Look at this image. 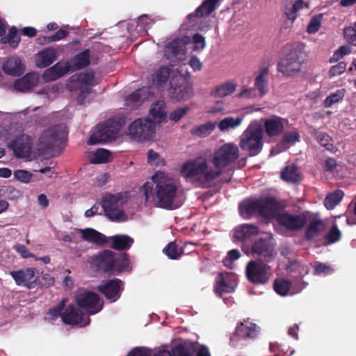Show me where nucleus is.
<instances>
[{
  "label": "nucleus",
  "instance_id": "nucleus-1",
  "mask_svg": "<svg viewBox=\"0 0 356 356\" xmlns=\"http://www.w3.org/2000/svg\"><path fill=\"white\" fill-rule=\"evenodd\" d=\"M155 184L153 188L152 183L147 182L143 185V193L146 201L149 198L155 197L159 207L165 209H174L179 204L175 201L177 194V181L163 172L158 171L152 177Z\"/></svg>",
  "mask_w": 356,
  "mask_h": 356
},
{
  "label": "nucleus",
  "instance_id": "nucleus-2",
  "mask_svg": "<svg viewBox=\"0 0 356 356\" xmlns=\"http://www.w3.org/2000/svg\"><path fill=\"white\" fill-rule=\"evenodd\" d=\"M180 174L187 179L196 181L207 186L220 175V170L209 166L205 158L199 157L184 163L180 168Z\"/></svg>",
  "mask_w": 356,
  "mask_h": 356
},
{
  "label": "nucleus",
  "instance_id": "nucleus-3",
  "mask_svg": "<svg viewBox=\"0 0 356 356\" xmlns=\"http://www.w3.org/2000/svg\"><path fill=\"white\" fill-rule=\"evenodd\" d=\"M89 262L92 268L102 273H120L129 266L126 254H116L110 250L100 251L90 257Z\"/></svg>",
  "mask_w": 356,
  "mask_h": 356
},
{
  "label": "nucleus",
  "instance_id": "nucleus-4",
  "mask_svg": "<svg viewBox=\"0 0 356 356\" xmlns=\"http://www.w3.org/2000/svg\"><path fill=\"white\" fill-rule=\"evenodd\" d=\"M284 58L278 63V70L291 76L300 71L305 63L304 45L300 43L289 44Z\"/></svg>",
  "mask_w": 356,
  "mask_h": 356
},
{
  "label": "nucleus",
  "instance_id": "nucleus-5",
  "mask_svg": "<svg viewBox=\"0 0 356 356\" xmlns=\"http://www.w3.org/2000/svg\"><path fill=\"white\" fill-rule=\"evenodd\" d=\"M264 131L261 124L253 122L244 131L240 137V147L250 152V156L258 154L263 147Z\"/></svg>",
  "mask_w": 356,
  "mask_h": 356
},
{
  "label": "nucleus",
  "instance_id": "nucleus-6",
  "mask_svg": "<svg viewBox=\"0 0 356 356\" xmlns=\"http://www.w3.org/2000/svg\"><path fill=\"white\" fill-rule=\"evenodd\" d=\"M67 136L65 124H58L44 130L39 139V150L43 153L53 152L60 147Z\"/></svg>",
  "mask_w": 356,
  "mask_h": 356
},
{
  "label": "nucleus",
  "instance_id": "nucleus-7",
  "mask_svg": "<svg viewBox=\"0 0 356 356\" xmlns=\"http://www.w3.org/2000/svg\"><path fill=\"white\" fill-rule=\"evenodd\" d=\"M126 202L127 197L122 193L108 194L103 197L102 207L106 216L111 220L124 221L127 217L122 207Z\"/></svg>",
  "mask_w": 356,
  "mask_h": 356
},
{
  "label": "nucleus",
  "instance_id": "nucleus-8",
  "mask_svg": "<svg viewBox=\"0 0 356 356\" xmlns=\"http://www.w3.org/2000/svg\"><path fill=\"white\" fill-rule=\"evenodd\" d=\"M239 156V149L234 143H227L217 149L211 160L216 169L220 170L233 163Z\"/></svg>",
  "mask_w": 356,
  "mask_h": 356
},
{
  "label": "nucleus",
  "instance_id": "nucleus-9",
  "mask_svg": "<svg viewBox=\"0 0 356 356\" xmlns=\"http://www.w3.org/2000/svg\"><path fill=\"white\" fill-rule=\"evenodd\" d=\"M248 280L254 284H264L270 278V267L261 259L250 261L245 268Z\"/></svg>",
  "mask_w": 356,
  "mask_h": 356
},
{
  "label": "nucleus",
  "instance_id": "nucleus-10",
  "mask_svg": "<svg viewBox=\"0 0 356 356\" xmlns=\"http://www.w3.org/2000/svg\"><path fill=\"white\" fill-rule=\"evenodd\" d=\"M156 122L148 118L135 120L129 127L130 136L138 141H144L153 137Z\"/></svg>",
  "mask_w": 356,
  "mask_h": 356
},
{
  "label": "nucleus",
  "instance_id": "nucleus-11",
  "mask_svg": "<svg viewBox=\"0 0 356 356\" xmlns=\"http://www.w3.org/2000/svg\"><path fill=\"white\" fill-rule=\"evenodd\" d=\"M192 93V87L181 74L174 75L170 81L168 96L176 102L188 99Z\"/></svg>",
  "mask_w": 356,
  "mask_h": 356
},
{
  "label": "nucleus",
  "instance_id": "nucleus-12",
  "mask_svg": "<svg viewBox=\"0 0 356 356\" xmlns=\"http://www.w3.org/2000/svg\"><path fill=\"white\" fill-rule=\"evenodd\" d=\"M252 254L257 259L268 263L275 258L276 252L273 238L268 236L257 240L252 246Z\"/></svg>",
  "mask_w": 356,
  "mask_h": 356
},
{
  "label": "nucleus",
  "instance_id": "nucleus-13",
  "mask_svg": "<svg viewBox=\"0 0 356 356\" xmlns=\"http://www.w3.org/2000/svg\"><path fill=\"white\" fill-rule=\"evenodd\" d=\"M99 296L97 293L92 291L80 292L76 296L77 305L86 309L90 314H94L99 312L102 305L99 303Z\"/></svg>",
  "mask_w": 356,
  "mask_h": 356
},
{
  "label": "nucleus",
  "instance_id": "nucleus-14",
  "mask_svg": "<svg viewBox=\"0 0 356 356\" xmlns=\"http://www.w3.org/2000/svg\"><path fill=\"white\" fill-rule=\"evenodd\" d=\"M307 220V213H302L298 215L283 213L277 216L278 222L291 231H298L304 227Z\"/></svg>",
  "mask_w": 356,
  "mask_h": 356
},
{
  "label": "nucleus",
  "instance_id": "nucleus-15",
  "mask_svg": "<svg viewBox=\"0 0 356 356\" xmlns=\"http://www.w3.org/2000/svg\"><path fill=\"white\" fill-rule=\"evenodd\" d=\"M8 147L19 158H28L31 154L32 142L29 136L22 134L17 137Z\"/></svg>",
  "mask_w": 356,
  "mask_h": 356
},
{
  "label": "nucleus",
  "instance_id": "nucleus-16",
  "mask_svg": "<svg viewBox=\"0 0 356 356\" xmlns=\"http://www.w3.org/2000/svg\"><path fill=\"white\" fill-rule=\"evenodd\" d=\"M62 321L65 324L79 325L80 327H83L90 323V318L88 316L83 315L75 306L69 305L63 312Z\"/></svg>",
  "mask_w": 356,
  "mask_h": 356
},
{
  "label": "nucleus",
  "instance_id": "nucleus-17",
  "mask_svg": "<svg viewBox=\"0 0 356 356\" xmlns=\"http://www.w3.org/2000/svg\"><path fill=\"white\" fill-rule=\"evenodd\" d=\"M122 282L120 280H113L109 281H103L97 287L106 298L111 302L116 301L120 296V292L123 289Z\"/></svg>",
  "mask_w": 356,
  "mask_h": 356
},
{
  "label": "nucleus",
  "instance_id": "nucleus-18",
  "mask_svg": "<svg viewBox=\"0 0 356 356\" xmlns=\"http://www.w3.org/2000/svg\"><path fill=\"white\" fill-rule=\"evenodd\" d=\"M186 52V44L181 39L173 40L165 46L164 50V54L168 59L175 60H184Z\"/></svg>",
  "mask_w": 356,
  "mask_h": 356
},
{
  "label": "nucleus",
  "instance_id": "nucleus-19",
  "mask_svg": "<svg viewBox=\"0 0 356 356\" xmlns=\"http://www.w3.org/2000/svg\"><path fill=\"white\" fill-rule=\"evenodd\" d=\"M259 215L266 218H274L280 215L281 204L273 197L259 200Z\"/></svg>",
  "mask_w": 356,
  "mask_h": 356
},
{
  "label": "nucleus",
  "instance_id": "nucleus-20",
  "mask_svg": "<svg viewBox=\"0 0 356 356\" xmlns=\"http://www.w3.org/2000/svg\"><path fill=\"white\" fill-rule=\"evenodd\" d=\"M10 274L17 285L24 286L29 289L32 288L36 281L34 270L31 268L11 271Z\"/></svg>",
  "mask_w": 356,
  "mask_h": 356
},
{
  "label": "nucleus",
  "instance_id": "nucleus-21",
  "mask_svg": "<svg viewBox=\"0 0 356 356\" xmlns=\"http://www.w3.org/2000/svg\"><path fill=\"white\" fill-rule=\"evenodd\" d=\"M95 84V73L92 71H87L72 76L68 83L67 88L70 90L81 89L84 86Z\"/></svg>",
  "mask_w": 356,
  "mask_h": 356
},
{
  "label": "nucleus",
  "instance_id": "nucleus-22",
  "mask_svg": "<svg viewBox=\"0 0 356 356\" xmlns=\"http://www.w3.org/2000/svg\"><path fill=\"white\" fill-rule=\"evenodd\" d=\"M38 74L36 73H29L22 78L15 81L14 89L19 92H28L38 85Z\"/></svg>",
  "mask_w": 356,
  "mask_h": 356
},
{
  "label": "nucleus",
  "instance_id": "nucleus-23",
  "mask_svg": "<svg viewBox=\"0 0 356 356\" xmlns=\"http://www.w3.org/2000/svg\"><path fill=\"white\" fill-rule=\"evenodd\" d=\"M2 70L8 75L18 76L24 73L25 66L19 57L12 56L5 61Z\"/></svg>",
  "mask_w": 356,
  "mask_h": 356
},
{
  "label": "nucleus",
  "instance_id": "nucleus-24",
  "mask_svg": "<svg viewBox=\"0 0 356 356\" xmlns=\"http://www.w3.org/2000/svg\"><path fill=\"white\" fill-rule=\"evenodd\" d=\"M150 94L151 92L149 88L143 87L139 88L126 98L125 104L131 108H137L149 98Z\"/></svg>",
  "mask_w": 356,
  "mask_h": 356
},
{
  "label": "nucleus",
  "instance_id": "nucleus-25",
  "mask_svg": "<svg viewBox=\"0 0 356 356\" xmlns=\"http://www.w3.org/2000/svg\"><path fill=\"white\" fill-rule=\"evenodd\" d=\"M195 347L193 344H180L175 346L172 351L161 350L154 356H191L193 355Z\"/></svg>",
  "mask_w": 356,
  "mask_h": 356
},
{
  "label": "nucleus",
  "instance_id": "nucleus-26",
  "mask_svg": "<svg viewBox=\"0 0 356 356\" xmlns=\"http://www.w3.org/2000/svg\"><path fill=\"white\" fill-rule=\"evenodd\" d=\"M285 122V120L276 116L266 120L264 127L266 134L270 137L278 136L283 131Z\"/></svg>",
  "mask_w": 356,
  "mask_h": 356
},
{
  "label": "nucleus",
  "instance_id": "nucleus-27",
  "mask_svg": "<svg viewBox=\"0 0 356 356\" xmlns=\"http://www.w3.org/2000/svg\"><path fill=\"white\" fill-rule=\"evenodd\" d=\"M56 53L53 48H47L36 54L35 65L38 67H45L50 65L56 60Z\"/></svg>",
  "mask_w": 356,
  "mask_h": 356
},
{
  "label": "nucleus",
  "instance_id": "nucleus-28",
  "mask_svg": "<svg viewBox=\"0 0 356 356\" xmlns=\"http://www.w3.org/2000/svg\"><path fill=\"white\" fill-rule=\"evenodd\" d=\"M106 241L111 248L117 250H128L134 243V239L127 235H115Z\"/></svg>",
  "mask_w": 356,
  "mask_h": 356
},
{
  "label": "nucleus",
  "instance_id": "nucleus-29",
  "mask_svg": "<svg viewBox=\"0 0 356 356\" xmlns=\"http://www.w3.org/2000/svg\"><path fill=\"white\" fill-rule=\"evenodd\" d=\"M325 228V222L323 220L313 219L305 230V237L307 240H312L323 232Z\"/></svg>",
  "mask_w": 356,
  "mask_h": 356
},
{
  "label": "nucleus",
  "instance_id": "nucleus-30",
  "mask_svg": "<svg viewBox=\"0 0 356 356\" xmlns=\"http://www.w3.org/2000/svg\"><path fill=\"white\" fill-rule=\"evenodd\" d=\"M259 200H247L239 205L241 215L245 218H250L253 215H259Z\"/></svg>",
  "mask_w": 356,
  "mask_h": 356
},
{
  "label": "nucleus",
  "instance_id": "nucleus-31",
  "mask_svg": "<svg viewBox=\"0 0 356 356\" xmlns=\"http://www.w3.org/2000/svg\"><path fill=\"white\" fill-rule=\"evenodd\" d=\"M77 230L79 232L81 233L83 239L89 243L104 245L107 242L106 236L104 234L92 228H86L84 229H79Z\"/></svg>",
  "mask_w": 356,
  "mask_h": 356
},
{
  "label": "nucleus",
  "instance_id": "nucleus-32",
  "mask_svg": "<svg viewBox=\"0 0 356 356\" xmlns=\"http://www.w3.org/2000/svg\"><path fill=\"white\" fill-rule=\"evenodd\" d=\"M90 64V50L86 49L76 55L69 63L68 67L72 70H79Z\"/></svg>",
  "mask_w": 356,
  "mask_h": 356
},
{
  "label": "nucleus",
  "instance_id": "nucleus-33",
  "mask_svg": "<svg viewBox=\"0 0 356 356\" xmlns=\"http://www.w3.org/2000/svg\"><path fill=\"white\" fill-rule=\"evenodd\" d=\"M236 328L238 333L241 334V337H245V339L255 338L259 332V327L257 324L247 321L238 324Z\"/></svg>",
  "mask_w": 356,
  "mask_h": 356
},
{
  "label": "nucleus",
  "instance_id": "nucleus-34",
  "mask_svg": "<svg viewBox=\"0 0 356 356\" xmlns=\"http://www.w3.org/2000/svg\"><path fill=\"white\" fill-rule=\"evenodd\" d=\"M258 228L251 224H243L235 229L234 238L238 241H244L258 234Z\"/></svg>",
  "mask_w": 356,
  "mask_h": 356
},
{
  "label": "nucleus",
  "instance_id": "nucleus-35",
  "mask_svg": "<svg viewBox=\"0 0 356 356\" xmlns=\"http://www.w3.org/2000/svg\"><path fill=\"white\" fill-rule=\"evenodd\" d=\"M281 177L286 182L298 183L301 180L300 173L295 165H287L281 172Z\"/></svg>",
  "mask_w": 356,
  "mask_h": 356
},
{
  "label": "nucleus",
  "instance_id": "nucleus-36",
  "mask_svg": "<svg viewBox=\"0 0 356 356\" xmlns=\"http://www.w3.org/2000/svg\"><path fill=\"white\" fill-rule=\"evenodd\" d=\"M220 0H206L195 10V16L202 17L208 16L214 11Z\"/></svg>",
  "mask_w": 356,
  "mask_h": 356
},
{
  "label": "nucleus",
  "instance_id": "nucleus-37",
  "mask_svg": "<svg viewBox=\"0 0 356 356\" xmlns=\"http://www.w3.org/2000/svg\"><path fill=\"white\" fill-rule=\"evenodd\" d=\"M149 115L157 122L164 119L166 116L164 102L159 100L153 103L149 108Z\"/></svg>",
  "mask_w": 356,
  "mask_h": 356
},
{
  "label": "nucleus",
  "instance_id": "nucleus-38",
  "mask_svg": "<svg viewBox=\"0 0 356 356\" xmlns=\"http://www.w3.org/2000/svg\"><path fill=\"white\" fill-rule=\"evenodd\" d=\"M236 90V85L226 82L220 86H216L211 92V95L213 97H222L234 92Z\"/></svg>",
  "mask_w": 356,
  "mask_h": 356
},
{
  "label": "nucleus",
  "instance_id": "nucleus-39",
  "mask_svg": "<svg viewBox=\"0 0 356 356\" xmlns=\"http://www.w3.org/2000/svg\"><path fill=\"white\" fill-rule=\"evenodd\" d=\"M109 140L108 136L105 131L104 124L98 125L96 130L92 134L89 138L88 143L90 145H94L97 143H104Z\"/></svg>",
  "mask_w": 356,
  "mask_h": 356
},
{
  "label": "nucleus",
  "instance_id": "nucleus-40",
  "mask_svg": "<svg viewBox=\"0 0 356 356\" xmlns=\"http://www.w3.org/2000/svg\"><path fill=\"white\" fill-rule=\"evenodd\" d=\"M268 71L267 68L261 70L259 74L255 79L254 86L259 90L260 95L263 96L266 93L268 87L267 75Z\"/></svg>",
  "mask_w": 356,
  "mask_h": 356
},
{
  "label": "nucleus",
  "instance_id": "nucleus-41",
  "mask_svg": "<svg viewBox=\"0 0 356 356\" xmlns=\"http://www.w3.org/2000/svg\"><path fill=\"white\" fill-rule=\"evenodd\" d=\"M215 124L211 122L204 124L195 126L192 128L191 133L192 135L203 138L209 136L214 129Z\"/></svg>",
  "mask_w": 356,
  "mask_h": 356
},
{
  "label": "nucleus",
  "instance_id": "nucleus-42",
  "mask_svg": "<svg viewBox=\"0 0 356 356\" xmlns=\"http://www.w3.org/2000/svg\"><path fill=\"white\" fill-rule=\"evenodd\" d=\"M104 126L109 140L115 139L118 136L121 129V124L120 122L114 120H109L105 124H104Z\"/></svg>",
  "mask_w": 356,
  "mask_h": 356
},
{
  "label": "nucleus",
  "instance_id": "nucleus-43",
  "mask_svg": "<svg viewBox=\"0 0 356 356\" xmlns=\"http://www.w3.org/2000/svg\"><path fill=\"white\" fill-rule=\"evenodd\" d=\"M243 121L242 118H234L232 117H227L222 119L218 123V128L222 131H228L230 129H234L241 125Z\"/></svg>",
  "mask_w": 356,
  "mask_h": 356
},
{
  "label": "nucleus",
  "instance_id": "nucleus-44",
  "mask_svg": "<svg viewBox=\"0 0 356 356\" xmlns=\"http://www.w3.org/2000/svg\"><path fill=\"white\" fill-rule=\"evenodd\" d=\"M65 300L63 299L57 306L50 309L46 314L44 319L49 323H54L58 318L62 319V311L65 307Z\"/></svg>",
  "mask_w": 356,
  "mask_h": 356
},
{
  "label": "nucleus",
  "instance_id": "nucleus-45",
  "mask_svg": "<svg viewBox=\"0 0 356 356\" xmlns=\"http://www.w3.org/2000/svg\"><path fill=\"white\" fill-rule=\"evenodd\" d=\"M170 69L166 67H162L152 75V81L154 83L158 86H163L170 77Z\"/></svg>",
  "mask_w": 356,
  "mask_h": 356
},
{
  "label": "nucleus",
  "instance_id": "nucleus-46",
  "mask_svg": "<svg viewBox=\"0 0 356 356\" xmlns=\"http://www.w3.org/2000/svg\"><path fill=\"white\" fill-rule=\"evenodd\" d=\"M343 193L341 191H337L327 195L324 200L325 207L327 209H332L341 200Z\"/></svg>",
  "mask_w": 356,
  "mask_h": 356
},
{
  "label": "nucleus",
  "instance_id": "nucleus-47",
  "mask_svg": "<svg viewBox=\"0 0 356 356\" xmlns=\"http://www.w3.org/2000/svg\"><path fill=\"white\" fill-rule=\"evenodd\" d=\"M291 287V283L290 281L280 279L276 280L274 282V289L277 293L282 296H285L289 294V289Z\"/></svg>",
  "mask_w": 356,
  "mask_h": 356
},
{
  "label": "nucleus",
  "instance_id": "nucleus-48",
  "mask_svg": "<svg viewBox=\"0 0 356 356\" xmlns=\"http://www.w3.org/2000/svg\"><path fill=\"white\" fill-rule=\"evenodd\" d=\"M111 156L110 152L105 149H98L90 158L92 163H104L109 161Z\"/></svg>",
  "mask_w": 356,
  "mask_h": 356
},
{
  "label": "nucleus",
  "instance_id": "nucleus-49",
  "mask_svg": "<svg viewBox=\"0 0 356 356\" xmlns=\"http://www.w3.org/2000/svg\"><path fill=\"white\" fill-rule=\"evenodd\" d=\"M234 286L228 283L227 281L225 280L221 276H219L215 286V291L220 296L224 293H231L234 291Z\"/></svg>",
  "mask_w": 356,
  "mask_h": 356
},
{
  "label": "nucleus",
  "instance_id": "nucleus-50",
  "mask_svg": "<svg viewBox=\"0 0 356 356\" xmlns=\"http://www.w3.org/2000/svg\"><path fill=\"white\" fill-rule=\"evenodd\" d=\"M163 252L171 259H177L179 258L183 253L181 248H179L175 242H170L168 243L165 247Z\"/></svg>",
  "mask_w": 356,
  "mask_h": 356
},
{
  "label": "nucleus",
  "instance_id": "nucleus-51",
  "mask_svg": "<svg viewBox=\"0 0 356 356\" xmlns=\"http://www.w3.org/2000/svg\"><path fill=\"white\" fill-rule=\"evenodd\" d=\"M344 94V89H340L336 91L335 92L331 93L324 100V106L326 108H329L332 106L334 104L339 102L343 98Z\"/></svg>",
  "mask_w": 356,
  "mask_h": 356
},
{
  "label": "nucleus",
  "instance_id": "nucleus-52",
  "mask_svg": "<svg viewBox=\"0 0 356 356\" xmlns=\"http://www.w3.org/2000/svg\"><path fill=\"white\" fill-rule=\"evenodd\" d=\"M299 140L300 135L298 132L296 130H293L284 133L282 139V145H285V144H289L292 145Z\"/></svg>",
  "mask_w": 356,
  "mask_h": 356
},
{
  "label": "nucleus",
  "instance_id": "nucleus-53",
  "mask_svg": "<svg viewBox=\"0 0 356 356\" xmlns=\"http://www.w3.org/2000/svg\"><path fill=\"white\" fill-rule=\"evenodd\" d=\"M188 106L178 108L169 114V119L175 122H179L182 118L186 116L189 111Z\"/></svg>",
  "mask_w": 356,
  "mask_h": 356
},
{
  "label": "nucleus",
  "instance_id": "nucleus-54",
  "mask_svg": "<svg viewBox=\"0 0 356 356\" xmlns=\"http://www.w3.org/2000/svg\"><path fill=\"white\" fill-rule=\"evenodd\" d=\"M341 234L336 225H334L330 232L325 235L327 244L334 243L340 240Z\"/></svg>",
  "mask_w": 356,
  "mask_h": 356
},
{
  "label": "nucleus",
  "instance_id": "nucleus-55",
  "mask_svg": "<svg viewBox=\"0 0 356 356\" xmlns=\"http://www.w3.org/2000/svg\"><path fill=\"white\" fill-rule=\"evenodd\" d=\"M322 18V14L312 17L307 26V31L310 34L316 33L321 26Z\"/></svg>",
  "mask_w": 356,
  "mask_h": 356
},
{
  "label": "nucleus",
  "instance_id": "nucleus-56",
  "mask_svg": "<svg viewBox=\"0 0 356 356\" xmlns=\"http://www.w3.org/2000/svg\"><path fill=\"white\" fill-rule=\"evenodd\" d=\"M316 140L321 145L325 147L327 149L330 151L333 150L334 147L332 143V139L327 134L320 133L317 134Z\"/></svg>",
  "mask_w": 356,
  "mask_h": 356
},
{
  "label": "nucleus",
  "instance_id": "nucleus-57",
  "mask_svg": "<svg viewBox=\"0 0 356 356\" xmlns=\"http://www.w3.org/2000/svg\"><path fill=\"white\" fill-rule=\"evenodd\" d=\"M147 161L151 165H156L163 164L164 163L160 155L152 149H149L147 152Z\"/></svg>",
  "mask_w": 356,
  "mask_h": 356
},
{
  "label": "nucleus",
  "instance_id": "nucleus-58",
  "mask_svg": "<svg viewBox=\"0 0 356 356\" xmlns=\"http://www.w3.org/2000/svg\"><path fill=\"white\" fill-rule=\"evenodd\" d=\"M246 339L245 337H241V334L238 333L237 328L231 334L229 338V344L234 348H238L243 346L242 341Z\"/></svg>",
  "mask_w": 356,
  "mask_h": 356
},
{
  "label": "nucleus",
  "instance_id": "nucleus-59",
  "mask_svg": "<svg viewBox=\"0 0 356 356\" xmlns=\"http://www.w3.org/2000/svg\"><path fill=\"white\" fill-rule=\"evenodd\" d=\"M14 176L17 180L23 183H29L31 181V174L24 170H17L15 171Z\"/></svg>",
  "mask_w": 356,
  "mask_h": 356
},
{
  "label": "nucleus",
  "instance_id": "nucleus-60",
  "mask_svg": "<svg viewBox=\"0 0 356 356\" xmlns=\"http://www.w3.org/2000/svg\"><path fill=\"white\" fill-rule=\"evenodd\" d=\"M8 42L13 47H15L19 42V38L17 35V29L15 27L10 29L7 35Z\"/></svg>",
  "mask_w": 356,
  "mask_h": 356
},
{
  "label": "nucleus",
  "instance_id": "nucleus-61",
  "mask_svg": "<svg viewBox=\"0 0 356 356\" xmlns=\"http://www.w3.org/2000/svg\"><path fill=\"white\" fill-rule=\"evenodd\" d=\"M346 69V64L343 62H340L330 68L329 72L330 76H339L345 72Z\"/></svg>",
  "mask_w": 356,
  "mask_h": 356
},
{
  "label": "nucleus",
  "instance_id": "nucleus-62",
  "mask_svg": "<svg viewBox=\"0 0 356 356\" xmlns=\"http://www.w3.org/2000/svg\"><path fill=\"white\" fill-rule=\"evenodd\" d=\"M345 39L350 43L354 44L356 41V29L353 26L346 27L343 30Z\"/></svg>",
  "mask_w": 356,
  "mask_h": 356
},
{
  "label": "nucleus",
  "instance_id": "nucleus-63",
  "mask_svg": "<svg viewBox=\"0 0 356 356\" xmlns=\"http://www.w3.org/2000/svg\"><path fill=\"white\" fill-rule=\"evenodd\" d=\"M334 270L331 268V266L325 264H318L316 266L315 270H314V274L315 275H320V274H324V275H328L331 274Z\"/></svg>",
  "mask_w": 356,
  "mask_h": 356
},
{
  "label": "nucleus",
  "instance_id": "nucleus-64",
  "mask_svg": "<svg viewBox=\"0 0 356 356\" xmlns=\"http://www.w3.org/2000/svg\"><path fill=\"white\" fill-rule=\"evenodd\" d=\"M193 40L195 44L194 49L195 50H202L205 47V39L204 38L199 34L196 33L193 37Z\"/></svg>",
  "mask_w": 356,
  "mask_h": 356
}]
</instances>
